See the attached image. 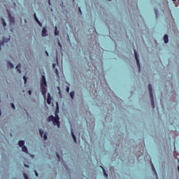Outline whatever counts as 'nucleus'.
<instances>
[{"label": "nucleus", "mask_w": 179, "mask_h": 179, "mask_svg": "<svg viewBox=\"0 0 179 179\" xmlns=\"http://www.w3.org/2000/svg\"><path fill=\"white\" fill-rule=\"evenodd\" d=\"M2 115V113L1 112V110H0V115Z\"/></svg>", "instance_id": "e433bc0d"}, {"label": "nucleus", "mask_w": 179, "mask_h": 179, "mask_svg": "<svg viewBox=\"0 0 179 179\" xmlns=\"http://www.w3.org/2000/svg\"><path fill=\"white\" fill-rule=\"evenodd\" d=\"M48 122H51V121L53 122L54 125H57L58 128H59L61 125V122H59V116H58V114L55 113V117L53 115H50L48 118Z\"/></svg>", "instance_id": "f03ea898"}, {"label": "nucleus", "mask_w": 179, "mask_h": 179, "mask_svg": "<svg viewBox=\"0 0 179 179\" xmlns=\"http://www.w3.org/2000/svg\"><path fill=\"white\" fill-rule=\"evenodd\" d=\"M148 89L150 90V96L151 100V104L152 106V108H155V97L153 96V88L152 87V85H148Z\"/></svg>", "instance_id": "7ed1b4c3"}, {"label": "nucleus", "mask_w": 179, "mask_h": 179, "mask_svg": "<svg viewBox=\"0 0 179 179\" xmlns=\"http://www.w3.org/2000/svg\"><path fill=\"white\" fill-rule=\"evenodd\" d=\"M80 13L82 14V10H80V8H79Z\"/></svg>", "instance_id": "72a5a7b5"}, {"label": "nucleus", "mask_w": 179, "mask_h": 179, "mask_svg": "<svg viewBox=\"0 0 179 179\" xmlns=\"http://www.w3.org/2000/svg\"><path fill=\"white\" fill-rule=\"evenodd\" d=\"M11 106H12V108L15 110V104L11 103Z\"/></svg>", "instance_id": "bb28decb"}, {"label": "nucleus", "mask_w": 179, "mask_h": 179, "mask_svg": "<svg viewBox=\"0 0 179 179\" xmlns=\"http://www.w3.org/2000/svg\"><path fill=\"white\" fill-rule=\"evenodd\" d=\"M23 79H24V82L26 84L27 83V78L26 77V76H23Z\"/></svg>", "instance_id": "4be33fe9"}, {"label": "nucleus", "mask_w": 179, "mask_h": 179, "mask_svg": "<svg viewBox=\"0 0 179 179\" xmlns=\"http://www.w3.org/2000/svg\"><path fill=\"white\" fill-rule=\"evenodd\" d=\"M35 176H36V177H38V173H37V171H35Z\"/></svg>", "instance_id": "c85d7f7f"}, {"label": "nucleus", "mask_w": 179, "mask_h": 179, "mask_svg": "<svg viewBox=\"0 0 179 179\" xmlns=\"http://www.w3.org/2000/svg\"><path fill=\"white\" fill-rule=\"evenodd\" d=\"M20 68H22V65L20 64H19L17 66H16V69L18 72V73H22V71L20 70Z\"/></svg>", "instance_id": "1a4fd4ad"}, {"label": "nucleus", "mask_w": 179, "mask_h": 179, "mask_svg": "<svg viewBox=\"0 0 179 179\" xmlns=\"http://www.w3.org/2000/svg\"><path fill=\"white\" fill-rule=\"evenodd\" d=\"M48 104H51V94H48V99H47Z\"/></svg>", "instance_id": "9d476101"}, {"label": "nucleus", "mask_w": 179, "mask_h": 179, "mask_svg": "<svg viewBox=\"0 0 179 179\" xmlns=\"http://www.w3.org/2000/svg\"><path fill=\"white\" fill-rule=\"evenodd\" d=\"M155 13L157 14V11H155Z\"/></svg>", "instance_id": "58836bf2"}, {"label": "nucleus", "mask_w": 179, "mask_h": 179, "mask_svg": "<svg viewBox=\"0 0 179 179\" xmlns=\"http://www.w3.org/2000/svg\"><path fill=\"white\" fill-rule=\"evenodd\" d=\"M34 19L36 22V23H38V24H39V26H42L41 22H40V20H38V18H37V15H36V13L34 15Z\"/></svg>", "instance_id": "6e6552de"}, {"label": "nucleus", "mask_w": 179, "mask_h": 179, "mask_svg": "<svg viewBox=\"0 0 179 179\" xmlns=\"http://www.w3.org/2000/svg\"><path fill=\"white\" fill-rule=\"evenodd\" d=\"M66 91H67L68 92H69V87H67V88H66Z\"/></svg>", "instance_id": "2f4dec72"}, {"label": "nucleus", "mask_w": 179, "mask_h": 179, "mask_svg": "<svg viewBox=\"0 0 179 179\" xmlns=\"http://www.w3.org/2000/svg\"><path fill=\"white\" fill-rule=\"evenodd\" d=\"M45 54L48 57V52L45 51Z\"/></svg>", "instance_id": "473e14b6"}, {"label": "nucleus", "mask_w": 179, "mask_h": 179, "mask_svg": "<svg viewBox=\"0 0 179 179\" xmlns=\"http://www.w3.org/2000/svg\"><path fill=\"white\" fill-rule=\"evenodd\" d=\"M8 13L10 22L15 23V17H12V15H10V12H9V10H8Z\"/></svg>", "instance_id": "423d86ee"}, {"label": "nucleus", "mask_w": 179, "mask_h": 179, "mask_svg": "<svg viewBox=\"0 0 179 179\" xmlns=\"http://www.w3.org/2000/svg\"><path fill=\"white\" fill-rule=\"evenodd\" d=\"M24 166H25V167H29V165L24 164Z\"/></svg>", "instance_id": "c9c22d12"}, {"label": "nucleus", "mask_w": 179, "mask_h": 179, "mask_svg": "<svg viewBox=\"0 0 179 179\" xmlns=\"http://www.w3.org/2000/svg\"><path fill=\"white\" fill-rule=\"evenodd\" d=\"M134 55H135L137 66L138 68V71L139 72H141V63L139 62V58L138 57V53L136 52V50H134Z\"/></svg>", "instance_id": "20e7f679"}, {"label": "nucleus", "mask_w": 179, "mask_h": 179, "mask_svg": "<svg viewBox=\"0 0 179 179\" xmlns=\"http://www.w3.org/2000/svg\"><path fill=\"white\" fill-rule=\"evenodd\" d=\"M48 136H47V133H45V134H44V139H45V141H47V139H48Z\"/></svg>", "instance_id": "a878e982"}, {"label": "nucleus", "mask_w": 179, "mask_h": 179, "mask_svg": "<svg viewBox=\"0 0 179 179\" xmlns=\"http://www.w3.org/2000/svg\"><path fill=\"white\" fill-rule=\"evenodd\" d=\"M70 96H71V99L73 100V99L75 97V92H71L70 93Z\"/></svg>", "instance_id": "a211bd4d"}, {"label": "nucleus", "mask_w": 179, "mask_h": 179, "mask_svg": "<svg viewBox=\"0 0 179 179\" xmlns=\"http://www.w3.org/2000/svg\"><path fill=\"white\" fill-rule=\"evenodd\" d=\"M58 45L60 47V49H62V45L61 44V42H59V40H58Z\"/></svg>", "instance_id": "b1692460"}, {"label": "nucleus", "mask_w": 179, "mask_h": 179, "mask_svg": "<svg viewBox=\"0 0 179 179\" xmlns=\"http://www.w3.org/2000/svg\"><path fill=\"white\" fill-rule=\"evenodd\" d=\"M164 43L167 44L169 43V35L165 34L164 36Z\"/></svg>", "instance_id": "9b49d317"}, {"label": "nucleus", "mask_w": 179, "mask_h": 179, "mask_svg": "<svg viewBox=\"0 0 179 179\" xmlns=\"http://www.w3.org/2000/svg\"><path fill=\"white\" fill-rule=\"evenodd\" d=\"M53 68L54 69L55 68V64H53Z\"/></svg>", "instance_id": "f704fd0d"}, {"label": "nucleus", "mask_w": 179, "mask_h": 179, "mask_svg": "<svg viewBox=\"0 0 179 179\" xmlns=\"http://www.w3.org/2000/svg\"><path fill=\"white\" fill-rule=\"evenodd\" d=\"M108 1H111V0H108Z\"/></svg>", "instance_id": "a19ab883"}, {"label": "nucleus", "mask_w": 179, "mask_h": 179, "mask_svg": "<svg viewBox=\"0 0 179 179\" xmlns=\"http://www.w3.org/2000/svg\"><path fill=\"white\" fill-rule=\"evenodd\" d=\"M56 155H57V157L59 159V160H60L61 158L59 157V155L58 153H56Z\"/></svg>", "instance_id": "cd10ccee"}, {"label": "nucleus", "mask_w": 179, "mask_h": 179, "mask_svg": "<svg viewBox=\"0 0 179 179\" xmlns=\"http://www.w3.org/2000/svg\"><path fill=\"white\" fill-rule=\"evenodd\" d=\"M23 176H24V178L29 179V176H27V174L23 173Z\"/></svg>", "instance_id": "393cba45"}, {"label": "nucleus", "mask_w": 179, "mask_h": 179, "mask_svg": "<svg viewBox=\"0 0 179 179\" xmlns=\"http://www.w3.org/2000/svg\"><path fill=\"white\" fill-rule=\"evenodd\" d=\"M55 73L57 75V76H58V78H59V73L58 72V69H55Z\"/></svg>", "instance_id": "5701e85b"}, {"label": "nucleus", "mask_w": 179, "mask_h": 179, "mask_svg": "<svg viewBox=\"0 0 179 179\" xmlns=\"http://www.w3.org/2000/svg\"><path fill=\"white\" fill-rule=\"evenodd\" d=\"M1 21L3 22V27H5L6 26V22H5V20L3 18H1Z\"/></svg>", "instance_id": "412c9836"}, {"label": "nucleus", "mask_w": 179, "mask_h": 179, "mask_svg": "<svg viewBox=\"0 0 179 179\" xmlns=\"http://www.w3.org/2000/svg\"><path fill=\"white\" fill-rule=\"evenodd\" d=\"M40 135L41 137L44 135V131L41 130V129H39Z\"/></svg>", "instance_id": "aec40b11"}, {"label": "nucleus", "mask_w": 179, "mask_h": 179, "mask_svg": "<svg viewBox=\"0 0 179 179\" xmlns=\"http://www.w3.org/2000/svg\"><path fill=\"white\" fill-rule=\"evenodd\" d=\"M7 66H8V68H10V69H12L14 67L13 64H12V62H8Z\"/></svg>", "instance_id": "ddd939ff"}, {"label": "nucleus", "mask_w": 179, "mask_h": 179, "mask_svg": "<svg viewBox=\"0 0 179 179\" xmlns=\"http://www.w3.org/2000/svg\"><path fill=\"white\" fill-rule=\"evenodd\" d=\"M28 93H29V95H31V90H29Z\"/></svg>", "instance_id": "c756f323"}, {"label": "nucleus", "mask_w": 179, "mask_h": 179, "mask_svg": "<svg viewBox=\"0 0 179 179\" xmlns=\"http://www.w3.org/2000/svg\"><path fill=\"white\" fill-rule=\"evenodd\" d=\"M49 5H51V0H48Z\"/></svg>", "instance_id": "7c9ffc66"}, {"label": "nucleus", "mask_w": 179, "mask_h": 179, "mask_svg": "<svg viewBox=\"0 0 179 179\" xmlns=\"http://www.w3.org/2000/svg\"><path fill=\"white\" fill-rule=\"evenodd\" d=\"M41 88L42 94L44 99L47 97V80H45V76H42V79L41 80Z\"/></svg>", "instance_id": "f257e3e1"}, {"label": "nucleus", "mask_w": 179, "mask_h": 179, "mask_svg": "<svg viewBox=\"0 0 179 179\" xmlns=\"http://www.w3.org/2000/svg\"><path fill=\"white\" fill-rule=\"evenodd\" d=\"M152 167L154 173H155V175L157 177V173L156 172V169H155V166L153 165V164H152Z\"/></svg>", "instance_id": "6ab92c4d"}, {"label": "nucleus", "mask_w": 179, "mask_h": 179, "mask_svg": "<svg viewBox=\"0 0 179 179\" xmlns=\"http://www.w3.org/2000/svg\"><path fill=\"white\" fill-rule=\"evenodd\" d=\"M178 171H179V166H178Z\"/></svg>", "instance_id": "4c0bfd02"}, {"label": "nucleus", "mask_w": 179, "mask_h": 179, "mask_svg": "<svg viewBox=\"0 0 179 179\" xmlns=\"http://www.w3.org/2000/svg\"><path fill=\"white\" fill-rule=\"evenodd\" d=\"M47 29L45 27H43V30H42V36L43 37H46V36H48V34H47Z\"/></svg>", "instance_id": "0eeeda50"}, {"label": "nucleus", "mask_w": 179, "mask_h": 179, "mask_svg": "<svg viewBox=\"0 0 179 179\" xmlns=\"http://www.w3.org/2000/svg\"><path fill=\"white\" fill-rule=\"evenodd\" d=\"M18 145L20 148H23L24 146V141H20L18 143Z\"/></svg>", "instance_id": "f8f14e48"}, {"label": "nucleus", "mask_w": 179, "mask_h": 179, "mask_svg": "<svg viewBox=\"0 0 179 179\" xmlns=\"http://www.w3.org/2000/svg\"><path fill=\"white\" fill-rule=\"evenodd\" d=\"M172 1H176V0H172Z\"/></svg>", "instance_id": "ea45409f"}, {"label": "nucleus", "mask_w": 179, "mask_h": 179, "mask_svg": "<svg viewBox=\"0 0 179 179\" xmlns=\"http://www.w3.org/2000/svg\"><path fill=\"white\" fill-rule=\"evenodd\" d=\"M71 135L73 138L74 142L76 143V136H75V134H73V131L71 130Z\"/></svg>", "instance_id": "4468645a"}, {"label": "nucleus", "mask_w": 179, "mask_h": 179, "mask_svg": "<svg viewBox=\"0 0 179 179\" xmlns=\"http://www.w3.org/2000/svg\"><path fill=\"white\" fill-rule=\"evenodd\" d=\"M10 40V36H8V38H3V41H0V51L2 50V46L4 45L5 43H8Z\"/></svg>", "instance_id": "39448f33"}, {"label": "nucleus", "mask_w": 179, "mask_h": 179, "mask_svg": "<svg viewBox=\"0 0 179 179\" xmlns=\"http://www.w3.org/2000/svg\"><path fill=\"white\" fill-rule=\"evenodd\" d=\"M55 36H58L59 34V31H58L57 27H55Z\"/></svg>", "instance_id": "f3484780"}, {"label": "nucleus", "mask_w": 179, "mask_h": 179, "mask_svg": "<svg viewBox=\"0 0 179 179\" xmlns=\"http://www.w3.org/2000/svg\"><path fill=\"white\" fill-rule=\"evenodd\" d=\"M103 171V174L105 176V177H108V174H107V172L106 171V169H104V168H103V166H101Z\"/></svg>", "instance_id": "dca6fc26"}, {"label": "nucleus", "mask_w": 179, "mask_h": 179, "mask_svg": "<svg viewBox=\"0 0 179 179\" xmlns=\"http://www.w3.org/2000/svg\"><path fill=\"white\" fill-rule=\"evenodd\" d=\"M22 152H24L25 153H27V152H28V150H27V147H26V146H22Z\"/></svg>", "instance_id": "2eb2a0df"}]
</instances>
